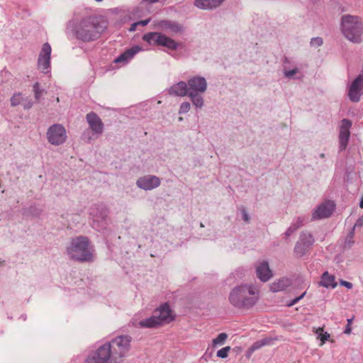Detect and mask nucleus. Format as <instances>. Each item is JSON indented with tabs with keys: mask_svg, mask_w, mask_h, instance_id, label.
Here are the masks:
<instances>
[{
	"mask_svg": "<svg viewBox=\"0 0 363 363\" xmlns=\"http://www.w3.org/2000/svg\"><path fill=\"white\" fill-rule=\"evenodd\" d=\"M304 218L303 217L298 216L295 218L290 226L286 229V232L284 233V238L288 239L289 237L292 235L294 232H296L298 228L303 225Z\"/></svg>",
	"mask_w": 363,
	"mask_h": 363,
	"instance_id": "obj_23",
	"label": "nucleus"
},
{
	"mask_svg": "<svg viewBox=\"0 0 363 363\" xmlns=\"http://www.w3.org/2000/svg\"><path fill=\"white\" fill-rule=\"evenodd\" d=\"M43 210L36 205H31L23 209V215L27 217L38 218L42 214Z\"/></svg>",
	"mask_w": 363,
	"mask_h": 363,
	"instance_id": "obj_25",
	"label": "nucleus"
},
{
	"mask_svg": "<svg viewBox=\"0 0 363 363\" xmlns=\"http://www.w3.org/2000/svg\"><path fill=\"white\" fill-rule=\"evenodd\" d=\"M228 335L225 333H221L218 334V335L213 340V345H223L225 340L227 339Z\"/></svg>",
	"mask_w": 363,
	"mask_h": 363,
	"instance_id": "obj_30",
	"label": "nucleus"
},
{
	"mask_svg": "<svg viewBox=\"0 0 363 363\" xmlns=\"http://www.w3.org/2000/svg\"><path fill=\"white\" fill-rule=\"evenodd\" d=\"M335 205L332 201L323 203L317 206L311 215V220L329 218L335 211Z\"/></svg>",
	"mask_w": 363,
	"mask_h": 363,
	"instance_id": "obj_15",
	"label": "nucleus"
},
{
	"mask_svg": "<svg viewBox=\"0 0 363 363\" xmlns=\"http://www.w3.org/2000/svg\"><path fill=\"white\" fill-rule=\"evenodd\" d=\"M98 2L102 1L103 0H96Z\"/></svg>",
	"mask_w": 363,
	"mask_h": 363,
	"instance_id": "obj_53",
	"label": "nucleus"
},
{
	"mask_svg": "<svg viewBox=\"0 0 363 363\" xmlns=\"http://www.w3.org/2000/svg\"><path fill=\"white\" fill-rule=\"evenodd\" d=\"M96 210L100 209V211H101L100 217L102 219H106V218L107 217V213H108L106 206L103 204H98V205H96Z\"/></svg>",
	"mask_w": 363,
	"mask_h": 363,
	"instance_id": "obj_35",
	"label": "nucleus"
},
{
	"mask_svg": "<svg viewBox=\"0 0 363 363\" xmlns=\"http://www.w3.org/2000/svg\"><path fill=\"white\" fill-rule=\"evenodd\" d=\"M23 108L25 109H29L32 107L33 106V102H31L30 101H27L23 104Z\"/></svg>",
	"mask_w": 363,
	"mask_h": 363,
	"instance_id": "obj_45",
	"label": "nucleus"
},
{
	"mask_svg": "<svg viewBox=\"0 0 363 363\" xmlns=\"http://www.w3.org/2000/svg\"><path fill=\"white\" fill-rule=\"evenodd\" d=\"M187 84L191 103L196 109H201L204 106L201 94L206 92L208 86L206 79L201 76H194L188 79Z\"/></svg>",
	"mask_w": 363,
	"mask_h": 363,
	"instance_id": "obj_6",
	"label": "nucleus"
},
{
	"mask_svg": "<svg viewBox=\"0 0 363 363\" xmlns=\"http://www.w3.org/2000/svg\"><path fill=\"white\" fill-rule=\"evenodd\" d=\"M306 294V291H304L301 295H300L299 296H297L295 298L292 299L291 301H290L289 302H288L286 303V306L288 307H291L294 305H295L296 303H297L301 299H302L305 295Z\"/></svg>",
	"mask_w": 363,
	"mask_h": 363,
	"instance_id": "obj_37",
	"label": "nucleus"
},
{
	"mask_svg": "<svg viewBox=\"0 0 363 363\" xmlns=\"http://www.w3.org/2000/svg\"><path fill=\"white\" fill-rule=\"evenodd\" d=\"M40 86V83L38 82L33 86V90L36 100H39L43 93V90L41 89Z\"/></svg>",
	"mask_w": 363,
	"mask_h": 363,
	"instance_id": "obj_29",
	"label": "nucleus"
},
{
	"mask_svg": "<svg viewBox=\"0 0 363 363\" xmlns=\"http://www.w3.org/2000/svg\"><path fill=\"white\" fill-rule=\"evenodd\" d=\"M51 46L48 43L43 45L41 51L39 54L38 59V67L43 73L50 72V55H51Z\"/></svg>",
	"mask_w": 363,
	"mask_h": 363,
	"instance_id": "obj_11",
	"label": "nucleus"
},
{
	"mask_svg": "<svg viewBox=\"0 0 363 363\" xmlns=\"http://www.w3.org/2000/svg\"><path fill=\"white\" fill-rule=\"evenodd\" d=\"M319 284L325 288L334 289L337 286V282L335 281V277L330 275L328 272H325L321 276V280Z\"/></svg>",
	"mask_w": 363,
	"mask_h": 363,
	"instance_id": "obj_24",
	"label": "nucleus"
},
{
	"mask_svg": "<svg viewBox=\"0 0 363 363\" xmlns=\"http://www.w3.org/2000/svg\"><path fill=\"white\" fill-rule=\"evenodd\" d=\"M241 211V214H242V219L246 222V223H249L250 220V216L248 215L247 212V210L243 207L242 208V209L240 210Z\"/></svg>",
	"mask_w": 363,
	"mask_h": 363,
	"instance_id": "obj_41",
	"label": "nucleus"
},
{
	"mask_svg": "<svg viewBox=\"0 0 363 363\" xmlns=\"http://www.w3.org/2000/svg\"><path fill=\"white\" fill-rule=\"evenodd\" d=\"M225 0H195L194 5L203 10H212L218 7Z\"/></svg>",
	"mask_w": 363,
	"mask_h": 363,
	"instance_id": "obj_21",
	"label": "nucleus"
},
{
	"mask_svg": "<svg viewBox=\"0 0 363 363\" xmlns=\"http://www.w3.org/2000/svg\"><path fill=\"white\" fill-rule=\"evenodd\" d=\"M287 280L279 279L278 281L274 282L271 286V290L277 292L284 290L287 286Z\"/></svg>",
	"mask_w": 363,
	"mask_h": 363,
	"instance_id": "obj_26",
	"label": "nucleus"
},
{
	"mask_svg": "<svg viewBox=\"0 0 363 363\" xmlns=\"http://www.w3.org/2000/svg\"><path fill=\"white\" fill-rule=\"evenodd\" d=\"M318 334V337L322 342L325 343L330 338V334L327 332H324L322 328H319L316 332Z\"/></svg>",
	"mask_w": 363,
	"mask_h": 363,
	"instance_id": "obj_31",
	"label": "nucleus"
},
{
	"mask_svg": "<svg viewBox=\"0 0 363 363\" xmlns=\"http://www.w3.org/2000/svg\"><path fill=\"white\" fill-rule=\"evenodd\" d=\"M310 44L311 46L320 47L323 44V38L320 37H315L311 39Z\"/></svg>",
	"mask_w": 363,
	"mask_h": 363,
	"instance_id": "obj_36",
	"label": "nucleus"
},
{
	"mask_svg": "<svg viewBox=\"0 0 363 363\" xmlns=\"http://www.w3.org/2000/svg\"><path fill=\"white\" fill-rule=\"evenodd\" d=\"M150 21V18H148V19L138 21L137 23L138 26H147Z\"/></svg>",
	"mask_w": 363,
	"mask_h": 363,
	"instance_id": "obj_44",
	"label": "nucleus"
},
{
	"mask_svg": "<svg viewBox=\"0 0 363 363\" xmlns=\"http://www.w3.org/2000/svg\"><path fill=\"white\" fill-rule=\"evenodd\" d=\"M352 322V318L347 319V325H350Z\"/></svg>",
	"mask_w": 363,
	"mask_h": 363,
	"instance_id": "obj_51",
	"label": "nucleus"
},
{
	"mask_svg": "<svg viewBox=\"0 0 363 363\" xmlns=\"http://www.w3.org/2000/svg\"><path fill=\"white\" fill-rule=\"evenodd\" d=\"M259 296L252 285L241 284L232 289L228 295L229 303L235 308L249 310L258 301Z\"/></svg>",
	"mask_w": 363,
	"mask_h": 363,
	"instance_id": "obj_3",
	"label": "nucleus"
},
{
	"mask_svg": "<svg viewBox=\"0 0 363 363\" xmlns=\"http://www.w3.org/2000/svg\"><path fill=\"white\" fill-rule=\"evenodd\" d=\"M359 207L361 208H363V196H362L361 198V200H360V202H359Z\"/></svg>",
	"mask_w": 363,
	"mask_h": 363,
	"instance_id": "obj_50",
	"label": "nucleus"
},
{
	"mask_svg": "<svg viewBox=\"0 0 363 363\" xmlns=\"http://www.w3.org/2000/svg\"><path fill=\"white\" fill-rule=\"evenodd\" d=\"M168 94L174 96H188L189 97V90L187 82L180 81L174 84L168 89Z\"/></svg>",
	"mask_w": 363,
	"mask_h": 363,
	"instance_id": "obj_17",
	"label": "nucleus"
},
{
	"mask_svg": "<svg viewBox=\"0 0 363 363\" xmlns=\"http://www.w3.org/2000/svg\"><path fill=\"white\" fill-rule=\"evenodd\" d=\"M130 341L129 335H120L106 342L87 357L85 363H119L128 351Z\"/></svg>",
	"mask_w": 363,
	"mask_h": 363,
	"instance_id": "obj_2",
	"label": "nucleus"
},
{
	"mask_svg": "<svg viewBox=\"0 0 363 363\" xmlns=\"http://www.w3.org/2000/svg\"><path fill=\"white\" fill-rule=\"evenodd\" d=\"M105 22L94 16L82 18L80 21L70 20L67 23L65 33L84 43L97 40L106 30Z\"/></svg>",
	"mask_w": 363,
	"mask_h": 363,
	"instance_id": "obj_1",
	"label": "nucleus"
},
{
	"mask_svg": "<svg viewBox=\"0 0 363 363\" xmlns=\"http://www.w3.org/2000/svg\"><path fill=\"white\" fill-rule=\"evenodd\" d=\"M155 26L163 30H169L170 31L178 33L183 31V27L177 22L172 21L169 20H161L158 21Z\"/></svg>",
	"mask_w": 363,
	"mask_h": 363,
	"instance_id": "obj_19",
	"label": "nucleus"
},
{
	"mask_svg": "<svg viewBox=\"0 0 363 363\" xmlns=\"http://www.w3.org/2000/svg\"><path fill=\"white\" fill-rule=\"evenodd\" d=\"M298 72V69L294 68L291 70H287L284 72V76L286 78L291 79L293 78L294 75L296 74Z\"/></svg>",
	"mask_w": 363,
	"mask_h": 363,
	"instance_id": "obj_38",
	"label": "nucleus"
},
{
	"mask_svg": "<svg viewBox=\"0 0 363 363\" xmlns=\"http://www.w3.org/2000/svg\"><path fill=\"white\" fill-rule=\"evenodd\" d=\"M23 101L22 94L21 92L15 93L11 98V106H16Z\"/></svg>",
	"mask_w": 363,
	"mask_h": 363,
	"instance_id": "obj_27",
	"label": "nucleus"
},
{
	"mask_svg": "<svg viewBox=\"0 0 363 363\" xmlns=\"http://www.w3.org/2000/svg\"><path fill=\"white\" fill-rule=\"evenodd\" d=\"M154 314L157 318L160 323H161V326L169 324L175 319L174 312L168 302L163 303L156 308L154 311Z\"/></svg>",
	"mask_w": 363,
	"mask_h": 363,
	"instance_id": "obj_10",
	"label": "nucleus"
},
{
	"mask_svg": "<svg viewBox=\"0 0 363 363\" xmlns=\"http://www.w3.org/2000/svg\"><path fill=\"white\" fill-rule=\"evenodd\" d=\"M48 141L53 145L63 144L67 139L66 130L61 124H53L47 131Z\"/></svg>",
	"mask_w": 363,
	"mask_h": 363,
	"instance_id": "obj_9",
	"label": "nucleus"
},
{
	"mask_svg": "<svg viewBox=\"0 0 363 363\" xmlns=\"http://www.w3.org/2000/svg\"><path fill=\"white\" fill-rule=\"evenodd\" d=\"M142 50V48L135 45L129 49H127L123 53H121L119 56H118L114 62L116 63L124 62L127 63L130 60H131L138 52Z\"/></svg>",
	"mask_w": 363,
	"mask_h": 363,
	"instance_id": "obj_20",
	"label": "nucleus"
},
{
	"mask_svg": "<svg viewBox=\"0 0 363 363\" xmlns=\"http://www.w3.org/2000/svg\"><path fill=\"white\" fill-rule=\"evenodd\" d=\"M93 133L90 129H86L82 133L81 138L86 143H91L93 140Z\"/></svg>",
	"mask_w": 363,
	"mask_h": 363,
	"instance_id": "obj_28",
	"label": "nucleus"
},
{
	"mask_svg": "<svg viewBox=\"0 0 363 363\" xmlns=\"http://www.w3.org/2000/svg\"><path fill=\"white\" fill-rule=\"evenodd\" d=\"M191 108V104L189 102L185 101L180 104L179 109V114H184L189 111Z\"/></svg>",
	"mask_w": 363,
	"mask_h": 363,
	"instance_id": "obj_32",
	"label": "nucleus"
},
{
	"mask_svg": "<svg viewBox=\"0 0 363 363\" xmlns=\"http://www.w3.org/2000/svg\"><path fill=\"white\" fill-rule=\"evenodd\" d=\"M363 73L359 74L352 82L348 91V97L352 102L357 103L363 94Z\"/></svg>",
	"mask_w": 363,
	"mask_h": 363,
	"instance_id": "obj_12",
	"label": "nucleus"
},
{
	"mask_svg": "<svg viewBox=\"0 0 363 363\" xmlns=\"http://www.w3.org/2000/svg\"><path fill=\"white\" fill-rule=\"evenodd\" d=\"M319 157H320V158H321V159H324L325 156V154H324V153H320V154L319 155Z\"/></svg>",
	"mask_w": 363,
	"mask_h": 363,
	"instance_id": "obj_52",
	"label": "nucleus"
},
{
	"mask_svg": "<svg viewBox=\"0 0 363 363\" xmlns=\"http://www.w3.org/2000/svg\"><path fill=\"white\" fill-rule=\"evenodd\" d=\"M340 284L342 286L346 287L348 289H352V286H353V284L351 282H349V281H344V280H341Z\"/></svg>",
	"mask_w": 363,
	"mask_h": 363,
	"instance_id": "obj_42",
	"label": "nucleus"
},
{
	"mask_svg": "<svg viewBox=\"0 0 363 363\" xmlns=\"http://www.w3.org/2000/svg\"><path fill=\"white\" fill-rule=\"evenodd\" d=\"M86 120L89 124V129L93 135L97 138L102 135L104 130V124L100 117L94 111L88 113L86 116Z\"/></svg>",
	"mask_w": 363,
	"mask_h": 363,
	"instance_id": "obj_14",
	"label": "nucleus"
},
{
	"mask_svg": "<svg viewBox=\"0 0 363 363\" xmlns=\"http://www.w3.org/2000/svg\"><path fill=\"white\" fill-rule=\"evenodd\" d=\"M230 350V346H226L225 347L221 348L217 352V357L219 358H226L228 355V352Z\"/></svg>",
	"mask_w": 363,
	"mask_h": 363,
	"instance_id": "obj_33",
	"label": "nucleus"
},
{
	"mask_svg": "<svg viewBox=\"0 0 363 363\" xmlns=\"http://www.w3.org/2000/svg\"><path fill=\"white\" fill-rule=\"evenodd\" d=\"M142 39L150 45L164 47L170 50H176L179 43L160 32H149L144 34Z\"/></svg>",
	"mask_w": 363,
	"mask_h": 363,
	"instance_id": "obj_7",
	"label": "nucleus"
},
{
	"mask_svg": "<svg viewBox=\"0 0 363 363\" xmlns=\"http://www.w3.org/2000/svg\"><path fill=\"white\" fill-rule=\"evenodd\" d=\"M255 352L253 350H252V349L250 347L248 348V350H247L246 353H245V357L247 358V359H250L252 356V354L254 353Z\"/></svg>",
	"mask_w": 363,
	"mask_h": 363,
	"instance_id": "obj_46",
	"label": "nucleus"
},
{
	"mask_svg": "<svg viewBox=\"0 0 363 363\" xmlns=\"http://www.w3.org/2000/svg\"><path fill=\"white\" fill-rule=\"evenodd\" d=\"M341 31L348 40L354 43L362 42L363 23L359 18L350 14L344 15L340 20Z\"/></svg>",
	"mask_w": 363,
	"mask_h": 363,
	"instance_id": "obj_5",
	"label": "nucleus"
},
{
	"mask_svg": "<svg viewBox=\"0 0 363 363\" xmlns=\"http://www.w3.org/2000/svg\"><path fill=\"white\" fill-rule=\"evenodd\" d=\"M363 226V214L357 220L354 227H362Z\"/></svg>",
	"mask_w": 363,
	"mask_h": 363,
	"instance_id": "obj_43",
	"label": "nucleus"
},
{
	"mask_svg": "<svg viewBox=\"0 0 363 363\" xmlns=\"http://www.w3.org/2000/svg\"><path fill=\"white\" fill-rule=\"evenodd\" d=\"M69 257L79 262H91L93 252L90 241L87 237L77 236L71 240L66 249Z\"/></svg>",
	"mask_w": 363,
	"mask_h": 363,
	"instance_id": "obj_4",
	"label": "nucleus"
},
{
	"mask_svg": "<svg viewBox=\"0 0 363 363\" xmlns=\"http://www.w3.org/2000/svg\"><path fill=\"white\" fill-rule=\"evenodd\" d=\"M262 347H263V345L262 343L261 340H259L255 342L250 347L252 349V350L255 352L256 350H259Z\"/></svg>",
	"mask_w": 363,
	"mask_h": 363,
	"instance_id": "obj_40",
	"label": "nucleus"
},
{
	"mask_svg": "<svg viewBox=\"0 0 363 363\" xmlns=\"http://www.w3.org/2000/svg\"><path fill=\"white\" fill-rule=\"evenodd\" d=\"M278 340H279L278 337H268L262 339L261 341H262V343L264 347L266 345H274V342L277 341Z\"/></svg>",
	"mask_w": 363,
	"mask_h": 363,
	"instance_id": "obj_34",
	"label": "nucleus"
},
{
	"mask_svg": "<svg viewBox=\"0 0 363 363\" xmlns=\"http://www.w3.org/2000/svg\"><path fill=\"white\" fill-rule=\"evenodd\" d=\"M138 326L141 328H157L161 327V323H160L156 315L153 314L147 318L140 320Z\"/></svg>",
	"mask_w": 363,
	"mask_h": 363,
	"instance_id": "obj_22",
	"label": "nucleus"
},
{
	"mask_svg": "<svg viewBox=\"0 0 363 363\" xmlns=\"http://www.w3.org/2000/svg\"><path fill=\"white\" fill-rule=\"evenodd\" d=\"M352 124V121L347 118L341 121L339 132V152L344 151L348 145L350 137V128Z\"/></svg>",
	"mask_w": 363,
	"mask_h": 363,
	"instance_id": "obj_13",
	"label": "nucleus"
},
{
	"mask_svg": "<svg viewBox=\"0 0 363 363\" xmlns=\"http://www.w3.org/2000/svg\"><path fill=\"white\" fill-rule=\"evenodd\" d=\"M257 278L263 281H267L272 277V272L269 269L268 262L263 261L256 267Z\"/></svg>",
	"mask_w": 363,
	"mask_h": 363,
	"instance_id": "obj_18",
	"label": "nucleus"
},
{
	"mask_svg": "<svg viewBox=\"0 0 363 363\" xmlns=\"http://www.w3.org/2000/svg\"><path fill=\"white\" fill-rule=\"evenodd\" d=\"M160 0H144V1L148 3V4H155L158 2Z\"/></svg>",
	"mask_w": 363,
	"mask_h": 363,
	"instance_id": "obj_49",
	"label": "nucleus"
},
{
	"mask_svg": "<svg viewBox=\"0 0 363 363\" xmlns=\"http://www.w3.org/2000/svg\"><path fill=\"white\" fill-rule=\"evenodd\" d=\"M315 242L313 234L307 230L301 232L298 240L295 244L294 252L296 257L301 258L307 255Z\"/></svg>",
	"mask_w": 363,
	"mask_h": 363,
	"instance_id": "obj_8",
	"label": "nucleus"
},
{
	"mask_svg": "<svg viewBox=\"0 0 363 363\" xmlns=\"http://www.w3.org/2000/svg\"><path fill=\"white\" fill-rule=\"evenodd\" d=\"M161 184L160 179L155 175H145L140 177L136 181V185L138 188L145 191H150L158 187Z\"/></svg>",
	"mask_w": 363,
	"mask_h": 363,
	"instance_id": "obj_16",
	"label": "nucleus"
},
{
	"mask_svg": "<svg viewBox=\"0 0 363 363\" xmlns=\"http://www.w3.org/2000/svg\"><path fill=\"white\" fill-rule=\"evenodd\" d=\"M354 227L350 230V232L347 235V238L345 242V244L348 243L349 246L351 245L352 243H353V241H352V239L354 238Z\"/></svg>",
	"mask_w": 363,
	"mask_h": 363,
	"instance_id": "obj_39",
	"label": "nucleus"
},
{
	"mask_svg": "<svg viewBox=\"0 0 363 363\" xmlns=\"http://www.w3.org/2000/svg\"><path fill=\"white\" fill-rule=\"evenodd\" d=\"M351 332H352V328H351V326H350V325H346V328H345V330H344V333H345V334H350V333H351Z\"/></svg>",
	"mask_w": 363,
	"mask_h": 363,
	"instance_id": "obj_47",
	"label": "nucleus"
},
{
	"mask_svg": "<svg viewBox=\"0 0 363 363\" xmlns=\"http://www.w3.org/2000/svg\"><path fill=\"white\" fill-rule=\"evenodd\" d=\"M138 23L137 22L135 23H133L131 26H130V28H129V30L133 32V31H135L136 30V27L138 26Z\"/></svg>",
	"mask_w": 363,
	"mask_h": 363,
	"instance_id": "obj_48",
	"label": "nucleus"
}]
</instances>
